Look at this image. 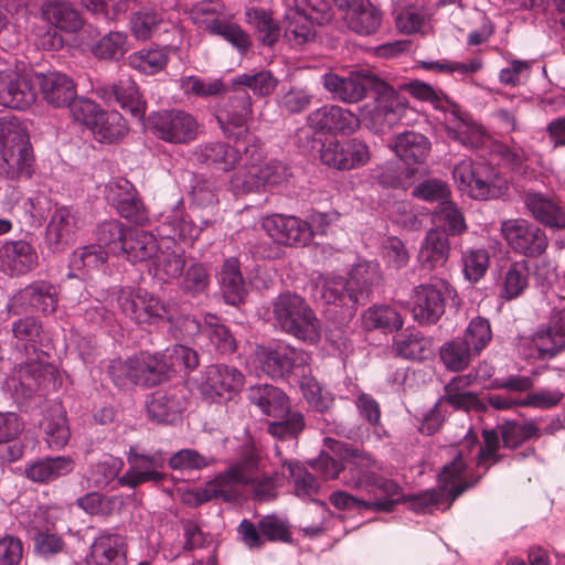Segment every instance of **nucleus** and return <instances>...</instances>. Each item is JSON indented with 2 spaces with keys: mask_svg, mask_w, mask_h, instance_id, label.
<instances>
[{
  "mask_svg": "<svg viewBox=\"0 0 565 565\" xmlns=\"http://www.w3.org/2000/svg\"><path fill=\"white\" fill-rule=\"evenodd\" d=\"M118 305L125 316L137 323H150L154 319H167L180 330V338L190 339L200 332L201 326L194 317H174L170 305L145 289L122 290Z\"/></svg>",
  "mask_w": 565,
  "mask_h": 565,
  "instance_id": "1",
  "label": "nucleus"
},
{
  "mask_svg": "<svg viewBox=\"0 0 565 565\" xmlns=\"http://www.w3.org/2000/svg\"><path fill=\"white\" fill-rule=\"evenodd\" d=\"M34 156L26 130L17 120L0 119V175L30 179Z\"/></svg>",
  "mask_w": 565,
  "mask_h": 565,
  "instance_id": "2",
  "label": "nucleus"
},
{
  "mask_svg": "<svg viewBox=\"0 0 565 565\" xmlns=\"http://www.w3.org/2000/svg\"><path fill=\"white\" fill-rule=\"evenodd\" d=\"M273 316L286 333L309 344L319 342V319L301 296L291 292L280 294L273 301Z\"/></svg>",
  "mask_w": 565,
  "mask_h": 565,
  "instance_id": "3",
  "label": "nucleus"
},
{
  "mask_svg": "<svg viewBox=\"0 0 565 565\" xmlns=\"http://www.w3.org/2000/svg\"><path fill=\"white\" fill-rule=\"evenodd\" d=\"M465 470L466 463L461 455L458 454L449 463L444 466L438 475L439 484L437 488L407 499L411 501V509L416 513H431L434 510L440 509L444 503H447L444 510L449 509L452 502L472 486L465 480Z\"/></svg>",
  "mask_w": 565,
  "mask_h": 565,
  "instance_id": "4",
  "label": "nucleus"
},
{
  "mask_svg": "<svg viewBox=\"0 0 565 565\" xmlns=\"http://www.w3.org/2000/svg\"><path fill=\"white\" fill-rule=\"evenodd\" d=\"M565 349V306L554 310L546 323L519 338L516 350L527 360H551Z\"/></svg>",
  "mask_w": 565,
  "mask_h": 565,
  "instance_id": "5",
  "label": "nucleus"
},
{
  "mask_svg": "<svg viewBox=\"0 0 565 565\" xmlns=\"http://www.w3.org/2000/svg\"><path fill=\"white\" fill-rule=\"evenodd\" d=\"M310 361L308 352L289 344L257 345L255 350V364L271 379H287L291 374L305 376Z\"/></svg>",
  "mask_w": 565,
  "mask_h": 565,
  "instance_id": "6",
  "label": "nucleus"
},
{
  "mask_svg": "<svg viewBox=\"0 0 565 565\" xmlns=\"http://www.w3.org/2000/svg\"><path fill=\"white\" fill-rule=\"evenodd\" d=\"M326 445L343 460V473L340 477L342 484L353 490L370 492L372 479L375 472L381 470L376 459L369 452L351 448L332 438H326Z\"/></svg>",
  "mask_w": 565,
  "mask_h": 565,
  "instance_id": "7",
  "label": "nucleus"
},
{
  "mask_svg": "<svg viewBox=\"0 0 565 565\" xmlns=\"http://www.w3.org/2000/svg\"><path fill=\"white\" fill-rule=\"evenodd\" d=\"M456 297V290L445 279L419 285L412 294L413 317L420 324H434L445 312L446 299L455 300Z\"/></svg>",
  "mask_w": 565,
  "mask_h": 565,
  "instance_id": "8",
  "label": "nucleus"
},
{
  "mask_svg": "<svg viewBox=\"0 0 565 565\" xmlns=\"http://www.w3.org/2000/svg\"><path fill=\"white\" fill-rule=\"evenodd\" d=\"M375 105L369 111L370 128L377 134L392 129L406 110L403 97L382 78L374 82Z\"/></svg>",
  "mask_w": 565,
  "mask_h": 565,
  "instance_id": "9",
  "label": "nucleus"
},
{
  "mask_svg": "<svg viewBox=\"0 0 565 565\" xmlns=\"http://www.w3.org/2000/svg\"><path fill=\"white\" fill-rule=\"evenodd\" d=\"M154 135L170 143H186L198 136L196 119L184 110H162L149 116Z\"/></svg>",
  "mask_w": 565,
  "mask_h": 565,
  "instance_id": "10",
  "label": "nucleus"
},
{
  "mask_svg": "<svg viewBox=\"0 0 565 565\" xmlns=\"http://www.w3.org/2000/svg\"><path fill=\"white\" fill-rule=\"evenodd\" d=\"M370 158L369 146L358 138L348 139L343 142L329 141L323 143L320 149L321 162L338 170L362 167L370 161Z\"/></svg>",
  "mask_w": 565,
  "mask_h": 565,
  "instance_id": "11",
  "label": "nucleus"
},
{
  "mask_svg": "<svg viewBox=\"0 0 565 565\" xmlns=\"http://www.w3.org/2000/svg\"><path fill=\"white\" fill-rule=\"evenodd\" d=\"M377 78L375 74L369 72H351L347 76L329 72L321 76V82L323 87L332 94L333 99L353 104L362 100L366 92L373 89Z\"/></svg>",
  "mask_w": 565,
  "mask_h": 565,
  "instance_id": "12",
  "label": "nucleus"
},
{
  "mask_svg": "<svg viewBox=\"0 0 565 565\" xmlns=\"http://www.w3.org/2000/svg\"><path fill=\"white\" fill-rule=\"evenodd\" d=\"M501 233L514 250L525 256H540L548 245L545 233L523 218L504 221Z\"/></svg>",
  "mask_w": 565,
  "mask_h": 565,
  "instance_id": "13",
  "label": "nucleus"
},
{
  "mask_svg": "<svg viewBox=\"0 0 565 565\" xmlns=\"http://www.w3.org/2000/svg\"><path fill=\"white\" fill-rule=\"evenodd\" d=\"M262 227L278 244L306 246L312 238L310 225L296 216L273 214L263 217Z\"/></svg>",
  "mask_w": 565,
  "mask_h": 565,
  "instance_id": "14",
  "label": "nucleus"
},
{
  "mask_svg": "<svg viewBox=\"0 0 565 565\" xmlns=\"http://www.w3.org/2000/svg\"><path fill=\"white\" fill-rule=\"evenodd\" d=\"M307 125L319 134L350 135L360 127L359 118L338 105H323L307 116Z\"/></svg>",
  "mask_w": 565,
  "mask_h": 565,
  "instance_id": "15",
  "label": "nucleus"
},
{
  "mask_svg": "<svg viewBox=\"0 0 565 565\" xmlns=\"http://www.w3.org/2000/svg\"><path fill=\"white\" fill-rule=\"evenodd\" d=\"M253 461H242L231 466L207 484L206 499L223 498L226 502H235L241 497L239 487L253 481Z\"/></svg>",
  "mask_w": 565,
  "mask_h": 565,
  "instance_id": "16",
  "label": "nucleus"
},
{
  "mask_svg": "<svg viewBox=\"0 0 565 565\" xmlns=\"http://www.w3.org/2000/svg\"><path fill=\"white\" fill-rule=\"evenodd\" d=\"M39 265L35 247L28 241H7L0 246V270L11 277L23 276Z\"/></svg>",
  "mask_w": 565,
  "mask_h": 565,
  "instance_id": "17",
  "label": "nucleus"
},
{
  "mask_svg": "<svg viewBox=\"0 0 565 565\" xmlns=\"http://www.w3.org/2000/svg\"><path fill=\"white\" fill-rule=\"evenodd\" d=\"M36 100V90L31 78L13 71L0 72V105L23 110Z\"/></svg>",
  "mask_w": 565,
  "mask_h": 565,
  "instance_id": "18",
  "label": "nucleus"
},
{
  "mask_svg": "<svg viewBox=\"0 0 565 565\" xmlns=\"http://www.w3.org/2000/svg\"><path fill=\"white\" fill-rule=\"evenodd\" d=\"M252 98L245 88H234L220 104L216 116L224 134L231 136V127L241 128L252 117Z\"/></svg>",
  "mask_w": 565,
  "mask_h": 565,
  "instance_id": "19",
  "label": "nucleus"
},
{
  "mask_svg": "<svg viewBox=\"0 0 565 565\" xmlns=\"http://www.w3.org/2000/svg\"><path fill=\"white\" fill-rule=\"evenodd\" d=\"M186 397L183 388L171 387L152 393L147 402L148 417L160 424H172L185 409Z\"/></svg>",
  "mask_w": 565,
  "mask_h": 565,
  "instance_id": "20",
  "label": "nucleus"
},
{
  "mask_svg": "<svg viewBox=\"0 0 565 565\" xmlns=\"http://www.w3.org/2000/svg\"><path fill=\"white\" fill-rule=\"evenodd\" d=\"M445 130L449 139L471 149L483 147L489 139L484 130L472 122L469 116L461 113L458 107L447 114Z\"/></svg>",
  "mask_w": 565,
  "mask_h": 565,
  "instance_id": "21",
  "label": "nucleus"
},
{
  "mask_svg": "<svg viewBox=\"0 0 565 565\" xmlns=\"http://www.w3.org/2000/svg\"><path fill=\"white\" fill-rule=\"evenodd\" d=\"M243 373L234 366L214 364L206 367L202 390L213 396L228 395V398L238 393L244 385Z\"/></svg>",
  "mask_w": 565,
  "mask_h": 565,
  "instance_id": "22",
  "label": "nucleus"
},
{
  "mask_svg": "<svg viewBox=\"0 0 565 565\" xmlns=\"http://www.w3.org/2000/svg\"><path fill=\"white\" fill-rule=\"evenodd\" d=\"M102 92L109 102L114 98L121 109L136 119L141 120L145 117L146 102L130 76L122 75L113 84L104 86Z\"/></svg>",
  "mask_w": 565,
  "mask_h": 565,
  "instance_id": "23",
  "label": "nucleus"
},
{
  "mask_svg": "<svg viewBox=\"0 0 565 565\" xmlns=\"http://www.w3.org/2000/svg\"><path fill=\"white\" fill-rule=\"evenodd\" d=\"M40 13L50 26L65 33H76L84 25L81 12L67 0H44Z\"/></svg>",
  "mask_w": 565,
  "mask_h": 565,
  "instance_id": "24",
  "label": "nucleus"
},
{
  "mask_svg": "<svg viewBox=\"0 0 565 565\" xmlns=\"http://www.w3.org/2000/svg\"><path fill=\"white\" fill-rule=\"evenodd\" d=\"M113 192V203L118 213L138 225H143L148 222V211L140 200L135 186L126 179H120L110 185Z\"/></svg>",
  "mask_w": 565,
  "mask_h": 565,
  "instance_id": "25",
  "label": "nucleus"
},
{
  "mask_svg": "<svg viewBox=\"0 0 565 565\" xmlns=\"http://www.w3.org/2000/svg\"><path fill=\"white\" fill-rule=\"evenodd\" d=\"M38 85L45 102L53 107H66L77 96L72 78L58 72L36 75Z\"/></svg>",
  "mask_w": 565,
  "mask_h": 565,
  "instance_id": "26",
  "label": "nucleus"
},
{
  "mask_svg": "<svg viewBox=\"0 0 565 565\" xmlns=\"http://www.w3.org/2000/svg\"><path fill=\"white\" fill-rule=\"evenodd\" d=\"M19 305L25 311L32 309L43 313L55 311L57 292L55 287L46 281H35L21 289L13 298V306Z\"/></svg>",
  "mask_w": 565,
  "mask_h": 565,
  "instance_id": "27",
  "label": "nucleus"
},
{
  "mask_svg": "<svg viewBox=\"0 0 565 565\" xmlns=\"http://www.w3.org/2000/svg\"><path fill=\"white\" fill-rule=\"evenodd\" d=\"M450 254L447 234L438 228L427 232L418 253V262L425 270L444 268Z\"/></svg>",
  "mask_w": 565,
  "mask_h": 565,
  "instance_id": "28",
  "label": "nucleus"
},
{
  "mask_svg": "<svg viewBox=\"0 0 565 565\" xmlns=\"http://www.w3.org/2000/svg\"><path fill=\"white\" fill-rule=\"evenodd\" d=\"M391 148L407 166L423 164L430 153L431 143L425 135L407 130L395 137Z\"/></svg>",
  "mask_w": 565,
  "mask_h": 565,
  "instance_id": "29",
  "label": "nucleus"
},
{
  "mask_svg": "<svg viewBox=\"0 0 565 565\" xmlns=\"http://www.w3.org/2000/svg\"><path fill=\"white\" fill-rule=\"evenodd\" d=\"M381 279L382 275L379 264L364 262L355 265L348 279L353 306L366 305L372 294V287L379 285Z\"/></svg>",
  "mask_w": 565,
  "mask_h": 565,
  "instance_id": "30",
  "label": "nucleus"
},
{
  "mask_svg": "<svg viewBox=\"0 0 565 565\" xmlns=\"http://www.w3.org/2000/svg\"><path fill=\"white\" fill-rule=\"evenodd\" d=\"M86 562L87 565H126L122 537L117 534L99 535L92 544Z\"/></svg>",
  "mask_w": 565,
  "mask_h": 565,
  "instance_id": "31",
  "label": "nucleus"
},
{
  "mask_svg": "<svg viewBox=\"0 0 565 565\" xmlns=\"http://www.w3.org/2000/svg\"><path fill=\"white\" fill-rule=\"evenodd\" d=\"M76 221L70 209L54 211L46 226L45 241L53 252L63 250L74 239Z\"/></svg>",
  "mask_w": 565,
  "mask_h": 565,
  "instance_id": "32",
  "label": "nucleus"
},
{
  "mask_svg": "<svg viewBox=\"0 0 565 565\" xmlns=\"http://www.w3.org/2000/svg\"><path fill=\"white\" fill-rule=\"evenodd\" d=\"M525 205L531 215L553 230L565 228V211L548 196L531 192L525 196Z\"/></svg>",
  "mask_w": 565,
  "mask_h": 565,
  "instance_id": "33",
  "label": "nucleus"
},
{
  "mask_svg": "<svg viewBox=\"0 0 565 565\" xmlns=\"http://www.w3.org/2000/svg\"><path fill=\"white\" fill-rule=\"evenodd\" d=\"M383 14L370 0H355L347 11L348 26L360 35H372L382 25Z\"/></svg>",
  "mask_w": 565,
  "mask_h": 565,
  "instance_id": "34",
  "label": "nucleus"
},
{
  "mask_svg": "<svg viewBox=\"0 0 565 565\" xmlns=\"http://www.w3.org/2000/svg\"><path fill=\"white\" fill-rule=\"evenodd\" d=\"M484 167L461 161L454 168V179L461 191L468 192L472 199L486 200L490 193V183L483 179Z\"/></svg>",
  "mask_w": 565,
  "mask_h": 565,
  "instance_id": "35",
  "label": "nucleus"
},
{
  "mask_svg": "<svg viewBox=\"0 0 565 565\" xmlns=\"http://www.w3.org/2000/svg\"><path fill=\"white\" fill-rule=\"evenodd\" d=\"M74 469L71 457H46L32 462L25 468V476L33 482L49 483L57 478L67 476Z\"/></svg>",
  "mask_w": 565,
  "mask_h": 565,
  "instance_id": "36",
  "label": "nucleus"
},
{
  "mask_svg": "<svg viewBox=\"0 0 565 565\" xmlns=\"http://www.w3.org/2000/svg\"><path fill=\"white\" fill-rule=\"evenodd\" d=\"M130 359L134 385L154 386L166 379L168 366L158 355L141 352Z\"/></svg>",
  "mask_w": 565,
  "mask_h": 565,
  "instance_id": "37",
  "label": "nucleus"
},
{
  "mask_svg": "<svg viewBox=\"0 0 565 565\" xmlns=\"http://www.w3.org/2000/svg\"><path fill=\"white\" fill-rule=\"evenodd\" d=\"M184 267V252L173 243L172 246H166L159 249L158 254L154 256L152 274L159 281L168 284L174 279H179L182 276Z\"/></svg>",
  "mask_w": 565,
  "mask_h": 565,
  "instance_id": "38",
  "label": "nucleus"
},
{
  "mask_svg": "<svg viewBox=\"0 0 565 565\" xmlns=\"http://www.w3.org/2000/svg\"><path fill=\"white\" fill-rule=\"evenodd\" d=\"M248 398L264 414L273 417L284 416L289 408L287 395L280 388L269 384L252 386Z\"/></svg>",
  "mask_w": 565,
  "mask_h": 565,
  "instance_id": "39",
  "label": "nucleus"
},
{
  "mask_svg": "<svg viewBox=\"0 0 565 565\" xmlns=\"http://www.w3.org/2000/svg\"><path fill=\"white\" fill-rule=\"evenodd\" d=\"M193 154L198 162L215 167L221 171H230L238 160V152L222 141L200 145Z\"/></svg>",
  "mask_w": 565,
  "mask_h": 565,
  "instance_id": "40",
  "label": "nucleus"
},
{
  "mask_svg": "<svg viewBox=\"0 0 565 565\" xmlns=\"http://www.w3.org/2000/svg\"><path fill=\"white\" fill-rule=\"evenodd\" d=\"M40 426L51 448H62L70 439L71 433L61 404H53L46 408Z\"/></svg>",
  "mask_w": 565,
  "mask_h": 565,
  "instance_id": "41",
  "label": "nucleus"
},
{
  "mask_svg": "<svg viewBox=\"0 0 565 565\" xmlns=\"http://www.w3.org/2000/svg\"><path fill=\"white\" fill-rule=\"evenodd\" d=\"M121 255H126L132 262H146L153 258L159 249L158 239L150 232L134 228L128 230Z\"/></svg>",
  "mask_w": 565,
  "mask_h": 565,
  "instance_id": "42",
  "label": "nucleus"
},
{
  "mask_svg": "<svg viewBox=\"0 0 565 565\" xmlns=\"http://www.w3.org/2000/svg\"><path fill=\"white\" fill-rule=\"evenodd\" d=\"M477 352L461 337L446 341L439 349L440 361L451 372L466 370Z\"/></svg>",
  "mask_w": 565,
  "mask_h": 565,
  "instance_id": "43",
  "label": "nucleus"
},
{
  "mask_svg": "<svg viewBox=\"0 0 565 565\" xmlns=\"http://www.w3.org/2000/svg\"><path fill=\"white\" fill-rule=\"evenodd\" d=\"M313 20L298 11H286L284 38L294 47H300L316 39Z\"/></svg>",
  "mask_w": 565,
  "mask_h": 565,
  "instance_id": "44",
  "label": "nucleus"
},
{
  "mask_svg": "<svg viewBox=\"0 0 565 565\" xmlns=\"http://www.w3.org/2000/svg\"><path fill=\"white\" fill-rule=\"evenodd\" d=\"M221 290L226 303L237 306L247 295L237 259L225 260L221 271Z\"/></svg>",
  "mask_w": 565,
  "mask_h": 565,
  "instance_id": "45",
  "label": "nucleus"
},
{
  "mask_svg": "<svg viewBox=\"0 0 565 565\" xmlns=\"http://www.w3.org/2000/svg\"><path fill=\"white\" fill-rule=\"evenodd\" d=\"M94 138L104 143H114L120 140L127 132V125L124 117L118 111L99 113V117L95 120L89 129Z\"/></svg>",
  "mask_w": 565,
  "mask_h": 565,
  "instance_id": "46",
  "label": "nucleus"
},
{
  "mask_svg": "<svg viewBox=\"0 0 565 565\" xmlns=\"http://www.w3.org/2000/svg\"><path fill=\"white\" fill-rule=\"evenodd\" d=\"M190 17L194 24L211 34H216L227 20L224 8L218 2L214 1L196 3L191 9Z\"/></svg>",
  "mask_w": 565,
  "mask_h": 565,
  "instance_id": "47",
  "label": "nucleus"
},
{
  "mask_svg": "<svg viewBox=\"0 0 565 565\" xmlns=\"http://www.w3.org/2000/svg\"><path fill=\"white\" fill-rule=\"evenodd\" d=\"M202 332L217 353L225 355L236 351L237 343L233 333L216 316L207 315L205 317Z\"/></svg>",
  "mask_w": 565,
  "mask_h": 565,
  "instance_id": "48",
  "label": "nucleus"
},
{
  "mask_svg": "<svg viewBox=\"0 0 565 565\" xmlns=\"http://www.w3.org/2000/svg\"><path fill=\"white\" fill-rule=\"evenodd\" d=\"M124 224L117 220H109L100 223L95 231L97 245L105 249L108 254L121 255L125 249V241L127 232Z\"/></svg>",
  "mask_w": 565,
  "mask_h": 565,
  "instance_id": "49",
  "label": "nucleus"
},
{
  "mask_svg": "<svg viewBox=\"0 0 565 565\" xmlns=\"http://www.w3.org/2000/svg\"><path fill=\"white\" fill-rule=\"evenodd\" d=\"M436 228L448 235H458L466 231L467 225L460 210L451 201H441L435 212Z\"/></svg>",
  "mask_w": 565,
  "mask_h": 565,
  "instance_id": "50",
  "label": "nucleus"
},
{
  "mask_svg": "<svg viewBox=\"0 0 565 565\" xmlns=\"http://www.w3.org/2000/svg\"><path fill=\"white\" fill-rule=\"evenodd\" d=\"M362 323L367 330L383 329L392 332L402 328L403 320L390 306H373L363 313Z\"/></svg>",
  "mask_w": 565,
  "mask_h": 565,
  "instance_id": "51",
  "label": "nucleus"
},
{
  "mask_svg": "<svg viewBox=\"0 0 565 565\" xmlns=\"http://www.w3.org/2000/svg\"><path fill=\"white\" fill-rule=\"evenodd\" d=\"M180 278V290L192 298L206 292L211 281L209 269L201 263L191 264Z\"/></svg>",
  "mask_w": 565,
  "mask_h": 565,
  "instance_id": "52",
  "label": "nucleus"
},
{
  "mask_svg": "<svg viewBox=\"0 0 565 565\" xmlns=\"http://www.w3.org/2000/svg\"><path fill=\"white\" fill-rule=\"evenodd\" d=\"M330 503L339 510H375L391 512L395 505V500H375L366 501L359 499L345 491H334L330 494Z\"/></svg>",
  "mask_w": 565,
  "mask_h": 565,
  "instance_id": "53",
  "label": "nucleus"
},
{
  "mask_svg": "<svg viewBox=\"0 0 565 565\" xmlns=\"http://www.w3.org/2000/svg\"><path fill=\"white\" fill-rule=\"evenodd\" d=\"M320 296L327 303H334L355 310L358 306H353V298L349 290V280L342 277L323 278L320 280Z\"/></svg>",
  "mask_w": 565,
  "mask_h": 565,
  "instance_id": "54",
  "label": "nucleus"
},
{
  "mask_svg": "<svg viewBox=\"0 0 565 565\" xmlns=\"http://www.w3.org/2000/svg\"><path fill=\"white\" fill-rule=\"evenodd\" d=\"M128 51V36L124 32H109L93 47L92 53L99 60L116 61Z\"/></svg>",
  "mask_w": 565,
  "mask_h": 565,
  "instance_id": "55",
  "label": "nucleus"
},
{
  "mask_svg": "<svg viewBox=\"0 0 565 565\" xmlns=\"http://www.w3.org/2000/svg\"><path fill=\"white\" fill-rule=\"evenodd\" d=\"M248 23L256 30L258 40L267 46L274 45L280 35V29L271 14L264 9H252L247 12Z\"/></svg>",
  "mask_w": 565,
  "mask_h": 565,
  "instance_id": "56",
  "label": "nucleus"
},
{
  "mask_svg": "<svg viewBox=\"0 0 565 565\" xmlns=\"http://www.w3.org/2000/svg\"><path fill=\"white\" fill-rule=\"evenodd\" d=\"M168 58L166 47L140 50L129 56V65L145 74H154L164 68Z\"/></svg>",
  "mask_w": 565,
  "mask_h": 565,
  "instance_id": "57",
  "label": "nucleus"
},
{
  "mask_svg": "<svg viewBox=\"0 0 565 565\" xmlns=\"http://www.w3.org/2000/svg\"><path fill=\"white\" fill-rule=\"evenodd\" d=\"M397 354L409 360H425L431 354L430 341L418 333L401 334L394 342Z\"/></svg>",
  "mask_w": 565,
  "mask_h": 565,
  "instance_id": "58",
  "label": "nucleus"
},
{
  "mask_svg": "<svg viewBox=\"0 0 565 565\" xmlns=\"http://www.w3.org/2000/svg\"><path fill=\"white\" fill-rule=\"evenodd\" d=\"M282 467L289 471V477L295 483V494L299 498L315 495L320 490V483L316 477L310 473L299 462L284 460Z\"/></svg>",
  "mask_w": 565,
  "mask_h": 565,
  "instance_id": "59",
  "label": "nucleus"
},
{
  "mask_svg": "<svg viewBox=\"0 0 565 565\" xmlns=\"http://www.w3.org/2000/svg\"><path fill=\"white\" fill-rule=\"evenodd\" d=\"M529 284V270L524 262L511 265L503 277L501 297L505 300L518 298Z\"/></svg>",
  "mask_w": 565,
  "mask_h": 565,
  "instance_id": "60",
  "label": "nucleus"
},
{
  "mask_svg": "<svg viewBox=\"0 0 565 565\" xmlns=\"http://www.w3.org/2000/svg\"><path fill=\"white\" fill-rule=\"evenodd\" d=\"M278 81L273 76L271 72L264 70L253 74L245 73L233 79L234 86L242 88L247 87L258 96L270 95L275 90Z\"/></svg>",
  "mask_w": 565,
  "mask_h": 565,
  "instance_id": "61",
  "label": "nucleus"
},
{
  "mask_svg": "<svg viewBox=\"0 0 565 565\" xmlns=\"http://www.w3.org/2000/svg\"><path fill=\"white\" fill-rule=\"evenodd\" d=\"M161 22L162 15L156 9H140L130 18L134 35L142 41L150 39Z\"/></svg>",
  "mask_w": 565,
  "mask_h": 565,
  "instance_id": "62",
  "label": "nucleus"
},
{
  "mask_svg": "<svg viewBox=\"0 0 565 565\" xmlns=\"http://www.w3.org/2000/svg\"><path fill=\"white\" fill-rule=\"evenodd\" d=\"M108 255L97 244H90L73 252L70 267L73 270L94 269L106 263Z\"/></svg>",
  "mask_w": 565,
  "mask_h": 565,
  "instance_id": "63",
  "label": "nucleus"
},
{
  "mask_svg": "<svg viewBox=\"0 0 565 565\" xmlns=\"http://www.w3.org/2000/svg\"><path fill=\"white\" fill-rule=\"evenodd\" d=\"M479 355L492 339L491 323L482 317L473 318L461 337Z\"/></svg>",
  "mask_w": 565,
  "mask_h": 565,
  "instance_id": "64",
  "label": "nucleus"
}]
</instances>
